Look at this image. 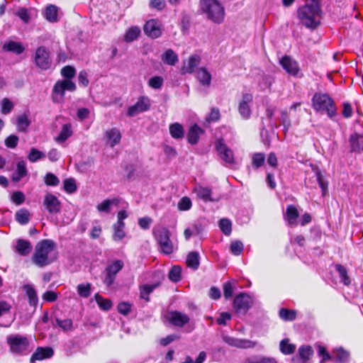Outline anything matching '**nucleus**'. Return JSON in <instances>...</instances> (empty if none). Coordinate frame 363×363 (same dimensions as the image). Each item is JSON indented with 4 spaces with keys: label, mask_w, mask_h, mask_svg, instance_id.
Wrapping results in <instances>:
<instances>
[{
    "label": "nucleus",
    "mask_w": 363,
    "mask_h": 363,
    "mask_svg": "<svg viewBox=\"0 0 363 363\" xmlns=\"http://www.w3.org/2000/svg\"><path fill=\"white\" fill-rule=\"evenodd\" d=\"M315 174L316 176V179H317L318 184L321 189L322 194H323V196H325L328 194V183L327 181L325 180V179L321 173V171L318 168H316L315 169Z\"/></svg>",
    "instance_id": "nucleus-35"
},
{
    "label": "nucleus",
    "mask_w": 363,
    "mask_h": 363,
    "mask_svg": "<svg viewBox=\"0 0 363 363\" xmlns=\"http://www.w3.org/2000/svg\"><path fill=\"white\" fill-rule=\"evenodd\" d=\"M246 363H277L273 357L255 356L247 359Z\"/></svg>",
    "instance_id": "nucleus-42"
},
{
    "label": "nucleus",
    "mask_w": 363,
    "mask_h": 363,
    "mask_svg": "<svg viewBox=\"0 0 363 363\" xmlns=\"http://www.w3.org/2000/svg\"><path fill=\"white\" fill-rule=\"evenodd\" d=\"M11 201L16 205H20L25 201V195L21 191H15L11 195Z\"/></svg>",
    "instance_id": "nucleus-63"
},
{
    "label": "nucleus",
    "mask_w": 363,
    "mask_h": 363,
    "mask_svg": "<svg viewBox=\"0 0 363 363\" xmlns=\"http://www.w3.org/2000/svg\"><path fill=\"white\" fill-rule=\"evenodd\" d=\"M43 204L50 213L56 214L61 210V203L59 199L52 194L45 196Z\"/></svg>",
    "instance_id": "nucleus-13"
},
{
    "label": "nucleus",
    "mask_w": 363,
    "mask_h": 363,
    "mask_svg": "<svg viewBox=\"0 0 363 363\" xmlns=\"http://www.w3.org/2000/svg\"><path fill=\"white\" fill-rule=\"evenodd\" d=\"M318 353L320 356L322 357V359L320 360V363H325V361L333 359V356H331L326 350L325 347L322 345L318 346Z\"/></svg>",
    "instance_id": "nucleus-58"
},
{
    "label": "nucleus",
    "mask_w": 363,
    "mask_h": 363,
    "mask_svg": "<svg viewBox=\"0 0 363 363\" xmlns=\"http://www.w3.org/2000/svg\"><path fill=\"white\" fill-rule=\"evenodd\" d=\"M55 322L63 331H69L73 329V322L71 319L60 320L57 318H55Z\"/></svg>",
    "instance_id": "nucleus-47"
},
{
    "label": "nucleus",
    "mask_w": 363,
    "mask_h": 363,
    "mask_svg": "<svg viewBox=\"0 0 363 363\" xmlns=\"http://www.w3.org/2000/svg\"><path fill=\"white\" fill-rule=\"evenodd\" d=\"M153 235L162 253L165 255H170L173 252V243L169 238V230L167 228L160 227L158 228L154 229Z\"/></svg>",
    "instance_id": "nucleus-6"
},
{
    "label": "nucleus",
    "mask_w": 363,
    "mask_h": 363,
    "mask_svg": "<svg viewBox=\"0 0 363 363\" xmlns=\"http://www.w3.org/2000/svg\"><path fill=\"white\" fill-rule=\"evenodd\" d=\"M251 303V297L246 294L241 293L234 298L233 306L236 313L245 314L250 308Z\"/></svg>",
    "instance_id": "nucleus-9"
},
{
    "label": "nucleus",
    "mask_w": 363,
    "mask_h": 363,
    "mask_svg": "<svg viewBox=\"0 0 363 363\" xmlns=\"http://www.w3.org/2000/svg\"><path fill=\"white\" fill-rule=\"evenodd\" d=\"M280 64L287 73L291 75H297L299 68L297 62L288 56H285L280 60Z\"/></svg>",
    "instance_id": "nucleus-17"
},
{
    "label": "nucleus",
    "mask_w": 363,
    "mask_h": 363,
    "mask_svg": "<svg viewBox=\"0 0 363 363\" xmlns=\"http://www.w3.org/2000/svg\"><path fill=\"white\" fill-rule=\"evenodd\" d=\"M200 256L199 253L195 251L190 252L186 259V266L194 270L197 269L200 264Z\"/></svg>",
    "instance_id": "nucleus-27"
},
{
    "label": "nucleus",
    "mask_w": 363,
    "mask_h": 363,
    "mask_svg": "<svg viewBox=\"0 0 363 363\" xmlns=\"http://www.w3.org/2000/svg\"><path fill=\"white\" fill-rule=\"evenodd\" d=\"M30 123V122L26 114L21 115L17 118V128L18 130H26Z\"/></svg>",
    "instance_id": "nucleus-52"
},
{
    "label": "nucleus",
    "mask_w": 363,
    "mask_h": 363,
    "mask_svg": "<svg viewBox=\"0 0 363 363\" xmlns=\"http://www.w3.org/2000/svg\"><path fill=\"white\" fill-rule=\"evenodd\" d=\"M204 133L197 124H194L189 128L187 133V140L191 145H195L198 143L199 136Z\"/></svg>",
    "instance_id": "nucleus-22"
},
{
    "label": "nucleus",
    "mask_w": 363,
    "mask_h": 363,
    "mask_svg": "<svg viewBox=\"0 0 363 363\" xmlns=\"http://www.w3.org/2000/svg\"><path fill=\"white\" fill-rule=\"evenodd\" d=\"M182 269L179 266H174L169 270L168 277L173 282H177L181 279Z\"/></svg>",
    "instance_id": "nucleus-51"
},
{
    "label": "nucleus",
    "mask_w": 363,
    "mask_h": 363,
    "mask_svg": "<svg viewBox=\"0 0 363 363\" xmlns=\"http://www.w3.org/2000/svg\"><path fill=\"white\" fill-rule=\"evenodd\" d=\"M94 298L97 304L101 309L108 311L112 307V302L109 299L104 298L98 294L95 295Z\"/></svg>",
    "instance_id": "nucleus-46"
},
{
    "label": "nucleus",
    "mask_w": 363,
    "mask_h": 363,
    "mask_svg": "<svg viewBox=\"0 0 363 363\" xmlns=\"http://www.w3.org/2000/svg\"><path fill=\"white\" fill-rule=\"evenodd\" d=\"M45 182L48 186H57L59 184L60 180L52 173H48L45 177Z\"/></svg>",
    "instance_id": "nucleus-61"
},
{
    "label": "nucleus",
    "mask_w": 363,
    "mask_h": 363,
    "mask_svg": "<svg viewBox=\"0 0 363 363\" xmlns=\"http://www.w3.org/2000/svg\"><path fill=\"white\" fill-rule=\"evenodd\" d=\"M28 174L26 164L24 161H19L16 164V169L12 175V180L18 182L23 177Z\"/></svg>",
    "instance_id": "nucleus-25"
},
{
    "label": "nucleus",
    "mask_w": 363,
    "mask_h": 363,
    "mask_svg": "<svg viewBox=\"0 0 363 363\" xmlns=\"http://www.w3.org/2000/svg\"><path fill=\"white\" fill-rule=\"evenodd\" d=\"M105 134L107 138V143H108L111 147L120 143L121 135L117 128H113L108 130L106 131Z\"/></svg>",
    "instance_id": "nucleus-23"
},
{
    "label": "nucleus",
    "mask_w": 363,
    "mask_h": 363,
    "mask_svg": "<svg viewBox=\"0 0 363 363\" xmlns=\"http://www.w3.org/2000/svg\"><path fill=\"white\" fill-rule=\"evenodd\" d=\"M150 106L149 99L142 96L138 100L135 104L129 107L127 114L128 116H135L141 112L148 110Z\"/></svg>",
    "instance_id": "nucleus-12"
},
{
    "label": "nucleus",
    "mask_w": 363,
    "mask_h": 363,
    "mask_svg": "<svg viewBox=\"0 0 363 363\" xmlns=\"http://www.w3.org/2000/svg\"><path fill=\"white\" fill-rule=\"evenodd\" d=\"M145 33L151 38H157L162 34L160 23L155 19H151L144 26Z\"/></svg>",
    "instance_id": "nucleus-15"
},
{
    "label": "nucleus",
    "mask_w": 363,
    "mask_h": 363,
    "mask_svg": "<svg viewBox=\"0 0 363 363\" xmlns=\"http://www.w3.org/2000/svg\"><path fill=\"white\" fill-rule=\"evenodd\" d=\"M350 353L342 347H338L333 351V359L337 362H346L348 361Z\"/></svg>",
    "instance_id": "nucleus-29"
},
{
    "label": "nucleus",
    "mask_w": 363,
    "mask_h": 363,
    "mask_svg": "<svg viewBox=\"0 0 363 363\" xmlns=\"http://www.w3.org/2000/svg\"><path fill=\"white\" fill-rule=\"evenodd\" d=\"M140 34V29L137 26H132L127 30L124 40L127 43L133 42L139 37Z\"/></svg>",
    "instance_id": "nucleus-38"
},
{
    "label": "nucleus",
    "mask_w": 363,
    "mask_h": 363,
    "mask_svg": "<svg viewBox=\"0 0 363 363\" xmlns=\"http://www.w3.org/2000/svg\"><path fill=\"white\" fill-rule=\"evenodd\" d=\"M199 8L202 14L214 23L223 22L225 13L224 6L218 0H200Z\"/></svg>",
    "instance_id": "nucleus-4"
},
{
    "label": "nucleus",
    "mask_w": 363,
    "mask_h": 363,
    "mask_svg": "<svg viewBox=\"0 0 363 363\" xmlns=\"http://www.w3.org/2000/svg\"><path fill=\"white\" fill-rule=\"evenodd\" d=\"M91 285L89 283L81 284L77 286L78 294L83 298H87L91 294Z\"/></svg>",
    "instance_id": "nucleus-50"
},
{
    "label": "nucleus",
    "mask_w": 363,
    "mask_h": 363,
    "mask_svg": "<svg viewBox=\"0 0 363 363\" xmlns=\"http://www.w3.org/2000/svg\"><path fill=\"white\" fill-rule=\"evenodd\" d=\"M279 347L281 352L284 354H291L294 353L296 350V345L289 343V340L288 339L281 340L279 344Z\"/></svg>",
    "instance_id": "nucleus-40"
},
{
    "label": "nucleus",
    "mask_w": 363,
    "mask_h": 363,
    "mask_svg": "<svg viewBox=\"0 0 363 363\" xmlns=\"http://www.w3.org/2000/svg\"><path fill=\"white\" fill-rule=\"evenodd\" d=\"M123 263L121 260H116L106 268V273L116 276L118 272L121 270Z\"/></svg>",
    "instance_id": "nucleus-43"
},
{
    "label": "nucleus",
    "mask_w": 363,
    "mask_h": 363,
    "mask_svg": "<svg viewBox=\"0 0 363 363\" xmlns=\"http://www.w3.org/2000/svg\"><path fill=\"white\" fill-rule=\"evenodd\" d=\"M363 135L358 133L352 134L349 138V144L351 152H360L363 150Z\"/></svg>",
    "instance_id": "nucleus-19"
},
{
    "label": "nucleus",
    "mask_w": 363,
    "mask_h": 363,
    "mask_svg": "<svg viewBox=\"0 0 363 363\" xmlns=\"http://www.w3.org/2000/svg\"><path fill=\"white\" fill-rule=\"evenodd\" d=\"M298 354L306 362L313 354V350L310 346H302L298 349Z\"/></svg>",
    "instance_id": "nucleus-53"
},
{
    "label": "nucleus",
    "mask_w": 363,
    "mask_h": 363,
    "mask_svg": "<svg viewBox=\"0 0 363 363\" xmlns=\"http://www.w3.org/2000/svg\"><path fill=\"white\" fill-rule=\"evenodd\" d=\"M197 78L205 86H209L211 81V75L205 68H201L197 71Z\"/></svg>",
    "instance_id": "nucleus-34"
},
{
    "label": "nucleus",
    "mask_w": 363,
    "mask_h": 363,
    "mask_svg": "<svg viewBox=\"0 0 363 363\" xmlns=\"http://www.w3.org/2000/svg\"><path fill=\"white\" fill-rule=\"evenodd\" d=\"M230 250L234 255H239L243 250V244L239 240L233 241L230 244Z\"/></svg>",
    "instance_id": "nucleus-57"
},
{
    "label": "nucleus",
    "mask_w": 363,
    "mask_h": 363,
    "mask_svg": "<svg viewBox=\"0 0 363 363\" xmlns=\"http://www.w3.org/2000/svg\"><path fill=\"white\" fill-rule=\"evenodd\" d=\"M264 160L263 153H255L252 156V164L254 167L259 168L264 164Z\"/></svg>",
    "instance_id": "nucleus-56"
},
{
    "label": "nucleus",
    "mask_w": 363,
    "mask_h": 363,
    "mask_svg": "<svg viewBox=\"0 0 363 363\" xmlns=\"http://www.w3.org/2000/svg\"><path fill=\"white\" fill-rule=\"evenodd\" d=\"M194 191L197 194V196L203 199L204 201H212L211 198V189L202 186H196Z\"/></svg>",
    "instance_id": "nucleus-30"
},
{
    "label": "nucleus",
    "mask_w": 363,
    "mask_h": 363,
    "mask_svg": "<svg viewBox=\"0 0 363 363\" xmlns=\"http://www.w3.org/2000/svg\"><path fill=\"white\" fill-rule=\"evenodd\" d=\"M252 99L253 96L251 94L245 93L242 94V100L239 103V113L245 119L249 118L251 115V109L249 104L252 101Z\"/></svg>",
    "instance_id": "nucleus-14"
},
{
    "label": "nucleus",
    "mask_w": 363,
    "mask_h": 363,
    "mask_svg": "<svg viewBox=\"0 0 363 363\" xmlns=\"http://www.w3.org/2000/svg\"><path fill=\"white\" fill-rule=\"evenodd\" d=\"M72 126L71 123H66L62 125V129L59 135L55 138V140L57 143H64L66 141L69 137L72 136Z\"/></svg>",
    "instance_id": "nucleus-28"
},
{
    "label": "nucleus",
    "mask_w": 363,
    "mask_h": 363,
    "mask_svg": "<svg viewBox=\"0 0 363 363\" xmlns=\"http://www.w3.org/2000/svg\"><path fill=\"white\" fill-rule=\"evenodd\" d=\"M298 217V212L296 208L293 205H289L286 208V219L290 225L294 224Z\"/></svg>",
    "instance_id": "nucleus-37"
},
{
    "label": "nucleus",
    "mask_w": 363,
    "mask_h": 363,
    "mask_svg": "<svg viewBox=\"0 0 363 363\" xmlns=\"http://www.w3.org/2000/svg\"><path fill=\"white\" fill-rule=\"evenodd\" d=\"M219 228L225 235H229L232 232V223L228 218H222L219 221Z\"/></svg>",
    "instance_id": "nucleus-48"
},
{
    "label": "nucleus",
    "mask_w": 363,
    "mask_h": 363,
    "mask_svg": "<svg viewBox=\"0 0 363 363\" xmlns=\"http://www.w3.org/2000/svg\"><path fill=\"white\" fill-rule=\"evenodd\" d=\"M15 250L21 256H27L32 251V245L28 240L18 239L15 246Z\"/></svg>",
    "instance_id": "nucleus-21"
},
{
    "label": "nucleus",
    "mask_w": 363,
    "mask_h": 363,
    "mask_svg": "<svg viewBox=\"0 0 363 363\" xmlns=\"http://www.w3.org/2000/svg\"><path fill=\"white\" fill-rule=\"evenodd\" d=\"M7 343L10 350L13 353H22L26 351L29 345L28 339L19 335L7 337Z\"/></svg>",
    "instance_id": "nucleus-7"
},
{
    "label": "nucleus",
    "mask_w": 363,
    "mask_h": 363,
    "mask_svg": "<svg viewBox=\"0 0 363 363\" xmlns=\"http://www.w3.org/2000/svg\"><path fill=\"white\" fill-rule=\"evenodd\" d=\"M335 269L338 272L339 276L344 284L346 286L350 285L351 281L349 276L347 275V271L346 268L340 264H337L335 265Z\"/></svg>",
    "instance_id": "nucleus-45"
},
{
    "label": "nucleus",
    "mask_w": 363,
    "mask_h": 363,
    "mask_svg": "<svg viewBox=\"0 0 363 363\" xmlns=\"http://www.w3.org/2000/svg\"><path fill=\"white\" fill-rule=\"evenodd\" d=\"M200 62V57L198 55H191L188 60L187 65L183 68L184 72L188 73L194 72L195 68Z\"/></svg>",
    "instance_id": "nucleus-39"
},
{
    "label": "nucleus",
    "mask_w": 363,
    "mask_h": 363,
    "mask_svg": "<svg viewBox=\"0 0 363 363\" xmlns=\"http://www.w3.org/2000/svg\"><path fill=\"white\" fill-rule=\"evenodd\" d=\"M163 79L160 76L151 77L148 81V85L155 89H160L163 85Z\"/></svg>",
    "instance_id": "nucleus-54"
},
{
    "label": "nucleus",
    "mask_w": 363,
    "mask_h": 363,
    "mask_svg": "<svg viewBox=\"0 0 363 363\" xmlns=\"http://www.w3.org/2000/svg\"><path fill=\"white\" fill-rule=\"evenodd\" d=\"M216 150L220 158L225 163L233 164H235L234 154L231 149H230L222 140H219L216 143Z\"/></svg>",
    "instance_id": "nucleus-10"
},
{
    "label": "nucleus",
    "mask_w": 363,
    "mask_h": 363,
    "mask_svg": "<svg viewBox=\"0 0 363 363\" xmlns=\"http://www.w3.org/2000/svg\"><path fill=\"white\" fill-rule=\"evenodd\" d=\"M157 287V285L145 284L140 287V297L145 300L147 302L150 301L149 295Z\"/></svg>",
    "instance_id": "nucleus-41"
},
{
    "label": "nucleus",
    "mask_w": 363,
    "mask_h": 363,
    "mask_svg": "<svg viewBox=\"0 0 363 363\" xmlns=\"http://www.w3.org/2000/svg\"><path fill=\"white\" fill-rule=\"evenodd\" d=\"M57 259V245L52 240L45 239L38 242L32 257V262L39 267H44Z\"/></svg>",
    "instance_id": "nucleus-1"
},
{
    "label": "nucleus",
    "mask_w": 363,
    "mask_h": 363,
    "mask_svg": "<svg viewBox=\"0 0 363 363\" xmlns=\"http://www.w3.org/2000/svg\"><path fill=\"white\" fill-rule=\"evenodd\" d=\"M2 50L6 52H13L16 55H20L24 52L25 48L20 42L7 40L4 43Z\"/></svg>",
    "instance_id": "nucleus-20"
},
{
    "label": "nucleus",
    "mask_w": 363,
    "mask_h": 363,
    "mask_svg": "<svg viewBox=\"0 0 363 363\" xmlns=\"http://www.w3.org/2000/svg\"><path fill=\"white\" fill-rule=\"evenodd\" d=\"M18 138L15 135H11L5 140V145L9 148H14L17 146Z\"/></svg>",
    "instance_id": "nucleus-64"
},
{
    "label": "nucleus",
    "mask_w": 363,
    "mask_h": 363,
    "mask_svg": "<svg viewBox=\"0 0 363 363\" xmlns=\"http://www.w3.org/2000/svg\"><path fill=\"white\" fill-rule=\"evenodd\" d=\"M54 354V351L51 347H38L30 358V362H34L36 360H43L50 358Z\"/></svg>",
    "instance_id": "nucleus-18"
},
{
    "label": "nucleus",
    "mask_w": 363,
    "mask_h": 363,
    "mask_svg": "<svg viewBox=\"0 0 363 363\" xmlns=\"http://www.w3.org/2000/svg\"><path fill=\"white\" fill-rule=\"evenodd\" d=\"M281 122L284 125V130L287 131L291 126V121L289 118L288 113L286 110H282L281 111Z\"/></svg>",
    "instance_id": "nucleus-59"
},
{
    "label": "nucleus",
    "mask_w": 363,
    "mask_h": 363,
    "mask_svg": "<svg viewBox=\"0 0 363 363\" xmlns=\"http://www.w3.org/2000/svg\"><path fill=\"white\" fill-rule=\"evenodd\" d=\"M76 74L75 69L69 65L64 67L61 69V74L65 78L57 81L52 89V100L55 104H60L64 101L65 91H74L77 86L71 79Z\"/></svg>",
    "instance_id": "nucleus-2"
},
{
    "label": "nucleus",
    "mask_w": 363,
    "mask_h": 363,
    "mask_svg": "<svg viewBox=\"0 0 363 363\" xmlns=\"http://www.w3.org/2000/svg\"><path fill=\"white\" fill-rule=\"evenodd\" d=\"M120 200L117 198L113 199H106L104 200L101 203L97 205L96 208L99 211L109 213L111 211V206H118L119 204Z\"/></svg>",
    "instance_id": "nucleus-31"
},
{
    "label": "nucleus",
    "mask_w": 363,
    "mask_h": 363,
    "mask_svg": "<svg viewBox=\"0 0 363 363\" xmlns=\"http://www.w3.org/2000/svg\"><path fill=\"white\" fill-rule=\"evenodd\" d=\"M169 129L171 136L174 139H181L184 135L183 126L178 123L171 124Z\"/></svg>",
    "instance_id": "nucleus-32"
},
{
    "label": "nucleus",
    "mask_w": 363,
    "mask_h": 363,
    "mask_svg": "<svg viewBox=\"0 0 363 363\" xmlns=\"http://www.w3.org/2000/svg\"><path fill=\"white\" fill-rule=\"evenodd\" d=\"M45 154L34 147L30 149V153L28 155V159L31 162H35L40 160L44 159Z\"/></svg>",
    "instance_id": "nucleus-44"
},
{
    "label": "nucleus",
    "mask_w": 363,
    "mask_h": 363,
    "mask_svg": "<svg viewBox=\"0 0 363 363\" xmlns=\"http://www.w3.org/2000/svg\"><path fill=\"white\" fill-rule=\"evenodd\" d=\"M64 189L69 194L75 192L77 191L75 180L72 178L65 179L64 181Z\"/></svg>",
    "instance_id": "nucleus-55"
},
{
    "label": "nucleus",
    "mask_w": 363,
    "mask_h": 363,
    "mask_svg": "<svg viewBox=\"0 0 363 363\" xmlns=\"http://www.w3.org/2000/svg\"><path fill=\"white\" fill-rule=\"evenodd\" d=\"M313 108L320 113H326L330 118L336 116L337 108L333 99L327 94L315 93L312 98Z\"/></svg>",
    "instance_id": "nucleus-5"
},
{
    "label": "nucleus",
    "mask_w": 363,
    "mask_h": 363,
    "mask_svg": "<svg viewBox=\"0 0 363 363\" xmlns=\"http://www.w3.org/2000/svg\"><path fill=\"white\" fill-rule=\"evenodd\" d=\"M168 319L170 323L177 327H183L190 320L187 315L177 311L170 312Z\"/></svg>",
    "instance_id": "nucleus-16"
},
{
    "label": "nucleus",
    "mask_w": 363,
    "mask_h": 363,
    "mask_svg": "<svg viewBox=\"0 0 363 363\" xmlns=\"http://www.w3.org/2000/svg\"><path fill=\"white\" fill-rule=\"evenodd\" d=\"M191 207V201L189 197H183L178 203V208L181 211H187Z\"/></svg>",
    "instance_id": "nucleus-60"
},
{
    "label": "nucleus",
    "mask_w": 363,
    "mask_h": 363,
    "mask_svg": "<svg viewBox=\"0 0 363 363\" xmlns=\"http://www.w3.org/2000/svg\"><path fill=\"white\" fill-rule=\"evenodd\" d=\"M13 107L12 102L8 99H4L1 101V113L7 114L10 113Z\"/></svg>",
    "instance_id": "nucleus-62"
},
{
    "label": "nucleus",
    "mask_w": 363,
    "mask_h": 363,
    "mask_svg": "<svg viewBox=\"0 0 363 363\" xmlns=\"http://www.w3.org/2000/svg\"><path fill=\"white\" fill-rule=\"evenodd\" d=\"M35 62L42 69L45 70L50 67L52 60L50 52L45 47L40 46L37 48L35 53Z\"/></svg>",
    "instance_id": "nucleus-8"
},
{
    "label": "nucleus",
    "mask_w": 363,
    "mask_h": 363,
    "mask_svg": "<svg viewBox=\"0 0 363 363\" xmlns=\"http://www.w3.org/2000/svg\"><path fill=\"white\" fill-rule=\"evenodd\" d=\"M16 221L21 224H27L30 220V212L26 208H21L15 214Z\"/></svg>",
    "instance_id": "nucleus-33"
},
{
    "label": "nucleus",
    "mask_w": 363,
    "mask_h": 363,
    "mask_svg": "<svg viewBox=\"0 0 363 363\" xmlns=\"http://www.w3.org/2000/svg\"><path fill=\"white\" fill-rule=\"evenodd\" d=\"M280 318L284 320L291 321L296 318V313L295 311L281 308L279 312Z\"/></svg>",
    "instance_id": "nucleus-49"
},
{
    "label": "nucleus",
    "mask_w": 363,
    "mask_h": 363,
    "mask_svg": "<svg viewBox=\"0 0 363 363\" xmlns=\"http://www.w3.org/2000/svg\"><path fill=\"white\" fill-rule=\"evenodd\" d=\"M320 4V0H306V4L298 10V17L306 27L315 28L319 24Z\"/></svg>",
    "instance_id": "nucleus-3"
},
{
    "label": "nucleus",
    "mask_w": 363,
    "mask_h": 363,
    "mask_svg": "<svg viewBox=\"0 0 363 363\" xmlns=\"http://www.w3.org/2000/svg\"><path fill=\"white\" fill-rule=\"evenodd\" d=\"M222 340L224 342L228 344L229 346L235 347L238 348L247 349L254 347L255 344L245 339H238L229 335H223Z\"/></svg>",
    "instance_id": "nucleus-11"
},
{
    "label": "nucleus",
    "mask_w": 363,
    "mask_h": 363,
    "mask_svg": "<svg viewBox=\"0 0 363 363\" xmlns=\"http://www.w3.org/2000/svg\"><path fill=\"white\" fill-rule=\"evenodd\" d=\"M23 290L25 291L28 298L29 305L33 307H36L38 302V298L35 289L33 286L26 284L23 286Z\"/></svg>",
    "instance_id": "nucleus-26"
},
{
    "label": "nucleus",
    "mask_w": 363,
    "mask_h": 363,
    "mask_svg": "<svg viewBox=\"0 0 363 363\" xmlns=\"http://www.w3.org/2000/svg\"><path fill=\"white\" fill-rule=\"evenodd\" d=\"M45 18L50 22H55L57 20V7L50 4L48 6L45 11Z\"/></svg>",
    "instance_id": "nucleus-36"
},
{
    "label": "nucleus",
    "mask_w": 363,
    "mask_h": 363,
    "mask_svg": "<svg viewBox=\"0 0 363 363\" xmlns=\"http://www.w3.org/2000/svg\"><path fill=\"white\" fill-rule=\"evenodd\" d=\"M162 61L168 65L174 66L179 61L177 54L172 49H167L161 56Z\"/></svg>",
    "instance_id": "nucleus-24"
}]
</instances>
